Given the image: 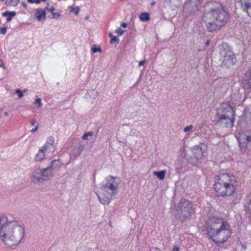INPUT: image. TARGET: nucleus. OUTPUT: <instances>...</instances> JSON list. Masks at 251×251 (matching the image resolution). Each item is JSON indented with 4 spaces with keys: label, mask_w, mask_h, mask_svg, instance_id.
Returning <instances> with one entry per match:
<instances>
[{
    "label": "nucleus",
    "mask_w": 251,
    "mask_h": 251,
    "mask_svg": "<svg viewBox=\"0 0 251 251\" xmlns=\"http://www.w3.org/2000/svg\"><path fill=\"white\" fill-rule=\"evenodd\" d=\"M23 225L16 221H8L4 215L0 216V241L6 248L20 244L24 237Z\"/></svg>",
    "instance_id": "1"
},
{
    "label": "nucleus",
    "mask_w": 251,
    "mask_h": 251,
    "mask_svg": "<svg viewBox=\"0 0 251 251\" xmlns=\"http://www.w3.org/2000/svg\"><path fill=\"white\" fill-rule=\"evenodd\" d=\"M207 233L215 242L223 243L230 236L231 231L229 224L222 218L212 217L207 223Z\"/></svg>",
    "instance_id": "2"
},
{
    "label": "nucleus",
    "mask_w": 251,
    "mask_h": 251,
    "mask_svg": "<svg viewBox=\"0 0 251 251\" xmlns=\"http://www.w3.org/2000/svg\"><path fill=\"white\" fill-rule=\"evenodd\" d=\"M228 17L227 13L223 8H218L206 12L203 16L202 20L208 31L215 32L225 25Z\"/></svg>",
    "instance_id": "3"
},
{
    "label": "nucleus",
    "mask_w": 251,
    "mask_h": 251,
    "mask_svg": "<svg viewBox=\"0 0 251 251\" xmlns=\"http://www.w3.org/2000/svg\"><path fill=\"white\" fill-rule=\"evenodd\" d=\"M237 182L235 176L226 173L219 175L214 184V189L222 197L232 195L236 190Z\"/></svg>",
    "instance_id": "4"
},
{
    "label": "nucleus",
    "mask_w": 251,
    "mask_h": 251,
    "mask_svg": "<svg viewBox=\"0 0 251 251\" xmlns=\"http://www.w3.org/2000/svg\"><path fill=\"white\" fill-rule=\"evenodd\" d=\"M106 182L100 188V192L97 194L100 201L102 204H108L113 196L118 191V185L121 179L117 177L108 176L106 178Z\"/></svg>",
    "instance_id": "5"
},
{
    "label": "nucleus",
    "mask_w": 251,
    "mask_h": 251,
    "mask_svg": "<svg viewBox=\"0 0 251 251\" xmlns=\"http://www.w3.org/2000/svg\"><path fill=\"white\" fill-rule=\"evenodd\" d=\"M176 215L180 219L189 218L194 211L191 202L185 199H181L176 207Z\"/></svg>",
    "instance_id": "6"
},
{
    "label": "nucleus",
    "mask_w": 251,
    "mask_h": 251,
    "mask_svg": "<svg viewBox=\"0 0 251 251\" xmlns=\"http://www.w3.org/2000/svg\"><path fill=\"white\" fill-rule=\"evenodd\" d=\"M220 60L222 65L227 68L232 66L236 62L234 54L230 50L224 49L220 52Z\"/></svg>",
    "instance_id": "7"
},
{
    "label": "nucleus",
    "mask_w": 251,
    "mask_h": 251,
    "mask_svg": "<svg viewBox=\"0 0 251 251\" xmlns=\"http://www.w3.org/2000/svg\"><path fill=\"white\" fill-rule=\"evenodd\" d=\"M188 161L193 164H197L203 158L202 149L199 146L196 145L191 149V154L186 155Z\"/></svg>",
    "instance_id": "8"
},
{
    "label": "nucleus",
    "mask_w": 251,
    "mask_h": 251,
    "mask_svg": "<svg viewBox=\"0 0 251 251\" xmlns=\"http://www.w3.org/2000/svg\"><path fill=\"white\" fill-rule=\"evenodd\" d=\"M234 115L235 112L228 102H223L217 110L218 116H231Z\"/></svg>",
    "instance_id": "9"
},
{
    "label": "nucleus",
    "mask_w": 251,
    "mask_h": 251,
    "mask_svg": "<svg viewBox=\"0 0 251 251\" xmlns=\"http://www.w3.org/2000/svg\"><path fill=\"white\" fill-rule=\"evenodd\" d=\"M219 119L217 123L221 126L226 127H231L234 122V116H218Z\"/></svg>",
    "instance_id": "10"
},
{
    "label": "nucleus",
    "mask_w": 251,
    "mask_h": 251,
    "mask_svg": "<svg viewBox=\"0 0 251 251\" xmlns=\"http://www.w3.org/2000/svg\"><path fill=\"white\" fill-rule=\"evenodd\" d=\"M29 178L31 182L34 184H41L44 181L40 168H38L33 171L30 174Z\"/></svg>",
    "instance_id": "11"
},
{
    "label": "nucleus",
    "mask_w": 251,
    "mask_h": 251,
    "mask_svg": "<svg viewBox=\"0 0 251 251\" xmlns=\"http://www.w3.org/2000/svg\"><path fill=\"white\" fill-rule=\"evenodd\" d=\"M54 162V160L52 161L51 164L46 168H40L44 181L50 180L53 176L52 167Z\"/></svg>",
    "instance_id": "12"
},
{
    "label": "nucleus",
    "mask_w": 251,
    "mask_h": 251,
    "mask_svg": "<svg viewBox=\"0 0 251 251\" xmlns=\"http://www.w3.org/2000/svg\"><path fill=\"white\" fill-rule=\"evenodd\" d=\"M50 152H51V151L47 149L46 150V148L42 146L35 155L34 160L38 162L43 161L45 159L46 155Z\"/></svg>",
    "instance_id": "13"
},
{
    "label": "nucleus",
    "mask_w": 251,
    "mask_h": 251,
    "mask_svg": "<svg viewBox=\"0 0 251 251\" xmlns=\"http://www.w3.org/2000/svg\"><path fill=\"white\" fill-rule=\"evenodd\" d=\"M241 8L251 17V0H239Z\"/></svg>",
    "instance_id": "14"
},
{
    "label": "nucleus",
    "mask_w": 251,
    "mask_h": 251,
    "mask_svg": "<svg viewBox=\"0 0 251 251\" xmlns=\"http://www.w3.org/2000/svg\"><path fill=\"white\" fill-rule=\"evenodd\" d=\"M35 16L38 21H44L46 19V11L42 9H37L35 10Z\"/></svg>",
    "instance_id": "15"
},
{
    "label": "nucleus",
    "mask_w": 251,
    "mask_h": 251,
    "mask_svg": "<svg viewBox=\"0 0 251 251\" xmlns=\"http://www.w3.org/2000/svg\"><path fill=\"white\" fill-rule=\"evenodd\" d=\"M54 139L52 137H50L47 140V142L43 146L46 148L50 151L52 152L54 151V148L53 146Z\"/></svg>",
    "instance_id": "16"
},
{
    "label": "nucleus",
    "mask_w": 251,
    "mask_h": 251,
    "mask_svg": "<svg viewBox=\"0 0 251 251\" xmlns=\"http://www.w3.org/2000/svg\"><path fill=\"white\" fill-rule=\"evenodd\" d=\"M16 13L15 11H6L3 12L2 14V15L3 17H6V21L7 22H10L12 20V17H14L16 15Z\"/></svg>",
    "instance_id": "17"
},
{
    "label": "nucleus",
    "mask_w": 251,
    "mask_h": 251,
    "mask_svg": "<svg viewBox=\"0 0 251 251\" xmlns=\"http://www.w3.org/2000/svg\"><path fill=\"white\" fill-rule=\"evenodd\" d=\"M83 150V147L82 146H80L77 148H75L72 152L71 155L74 156V157H78L80 155Z\"/></svg>",
    "instance_id": "18"
},
{
    "label": "nucleus",
    "mask_w": 251,
    "mask_h": 251,
    "mask_svg": "<svg viewBox=\"0 0 251 251\" xmlns=\"http://www.w3.org/2000/svg\"><path fill=\"white\" fill-rule=\"evenodd\" d=\"M166 171L162 170L161 171H154L153 174L156 176L159 179L163 180L165 178Z\"/></svg>",
    "instance_id": "19"
},
{
    "label": "nucleus",
    "mask_w": 251,
    "mask_h": 251,
    "mask_svg": "<svg viewBox=\"0 0 251 251\" xmlns=\"http://www.w3.org/2000/svg\"><path fill=\"white\" fill-rule=\"evenodd\" d=\"M139 19L141 21L148 22L150 21V14L147 12L142 13L139 16Z\"/></svg>",
    "instance_id": "20"
},
{
    "label": "nucleus",
    "mask_w": 251,
    "mask_h": 251,
    "mask_svg": "<svg viewBox=\"0 0 251 251\" xmlns=\"http://www.w3.org/2000/svg\"><path fill=\"white\" fill-rule=\"evenodd\" d=\"M245 79L249 87L251 88V69L246 73Z\"/></svg>",
    "instance_id": "21"
},
{
    "label": "nucleus",
    "mask_w": 251,
    "mask_h": 251,
    "mask_svg": "<svg viewBox=\"0 0 251 251\" xmlns=\"http://www.w3.org/2000/svg\"><path fill=\"white\" fill-rule=\"evenodd\" d=\"M251 141V136L249 135H244L242 137H240L239 142L243 144H247Z\"/></svg>",
    "instance_id": "22"
},
{
    "label": "nucleus",
    "mask_w": 251,
    "mask_h": 251,
    "mask_svg": "<svg viewBox=\"0 0 251 251\" xmlns=\"http://www.w3.org/2000/svg\"><path fill=\"white\" fill-rule=\"evenodd\" d=\"M19 0H6L5 4L9 6H15L19 2Z\"/></svg>",
    "instance_id": "23"
},
{
    "label": "nucleus",
    "mask_w": 251,
    "mask_h": 251,
    "mask_svg": "<svg viewBox=\"0 0 251 251\" xmlns=\"http://www.w3.org/2000/svg\"><path fill=\"white\" fill-rule=\"evenodd\" d=\"M30 124L31 126H35V127L30 130L31 132L34 133L38 130L39 125L37 124V122L35 120H32Z\"/></svg>",
    "instance_id": "24"
},
{
    "label": "nucleus",
    "mask_w": 251,
    "mask_h": 251,
    "mask_svg": "<svg viewBox=\"0 0 251 251\" xmlns=\"http://www.w3.org/2000/svg\"><path fill=\"white\" fill-rule=\"evenodd\" d=\"M171 0L172 1H171V2L170 3L167 2L166 1V0H165V2L167 4H169V5L172 6H174V7H177V6L180 5V4H181L180 0H179V3L178 4H177V3H176V0Z\"/></svg>",
    "instance_id": "25"
},
{
    "label": "nucleus",
    "mask_w": 251,
    "mask_h": 251,
    "mask_svg": "<svg viewBox=\"0 0 251 251\" xmlns=\"http://www.w3.org/2000/svg\"><path fill=\"white\" fill-rule=\"evenodd\" d=\"M70 8L71 12H74L76 15H78V14L79 13V11H80L79 7L76 6V7H74L73 6H71V7H70Z\"/></svg>",
    "instance_id": "26"
},
{
    "label": "nucleus",
    "mask_w": 251,
    "mask_h": 251,
    "mask_svg": "<svg viewBox=\"0 0 251 251\" xmlns=\"http://www.w3.org/2000/svg\"><path fill=\"white\" fill-rule=\"evenodd\" d=\"M93 131H89L88 132L85 133L82 136V139L83 140H87L88 136H92L93 135Z\"/></svg>",
    "instance_id": "27"
},
{
    "label": "nucleus",
    "mask_w": 251,
    "mask_h": 251,
    "mask_svg": "<svg viewBox=\"0 0 251 251\" xmlns=\"http://www.w3.org/2000/svg\"><path fill=\"white\" fill-rule=\"evenodd\" d=\"M125 32L126 30L121 29L120 27L117 28L115 31V32L117 33L119 36L123 35V33Z\"/></svg>",
    "instance_id": "28"
},
{
    "label": "nucleus",
    "mask_w": 251,
    "mask_h": 251,
    "mask_svg": "<svg viewBox=\"0 0 251 251\" xmlns=\"http://www.w3.org/2000/svg\"><path fill=\"white\" fill-rule=\"evenodd\" d=\"M119 42V39L116 37L114 36L112 37V38L110 39V43L111 44H114L115 42L118 43Z\"/></svg>",
    "instance_id": "29"
},
{
    "label": "nucleus",
    "mask_w": 251,
    "mask_h": 251,
    "mask_svg": "<svg viewBox=\"0 0 251 251\" xmlns=\"http://www.w3.org/2000/svg\"><path fill=\"white\" fill-rule=\"evenodd\" d=\"M92 51L93 52L95 53V52H96L97 51L101 52V48L100 47H97L96 46H94L92 48Z\"/></svg>",
    "instance_id": "30"
},
{
    "label": "nucleus",
    "mask_w": 251,
    "mask_h": 251,
    "mask_svg": "<svg viewBox=\"0 0 251 251\" xmlns=\"http://www.w3.org/2000/svg\"><path fill=\"white\" fill-rule=\"evenodd\" d=\"M15 93L17 94L19 96V98L21 99L23 97V92L20 89H17L15 91Z\"/></svg>",
    "instance_id": "31"
},
{
    "label": "nucleus",
    "mask_w": 251,
    "mask_h": 251,
    "mask_svg": "<svg viewBox=\"0 0 251 251\" xmlns=\"http://www.w3.org/2000/svg\"><path fill=\"white\" fill-rule=\"evenodd\" d=\"M52 18L53 19H58L60 17V14L59 13H56V12H54L52 13Z\"/></svg>",
    "instance_id": "32"
},
{
    "label": "nucleus",
    "mask_w": 251,
    "mask_h": 251,
    "mask_svg": "<svg viewBox=\"0 0 251 251\" xmlns=\"http://www.w3.org/2000/svg\"><path fill=\"white\" fill-rule=\"evenodd\" d=\"M35 103L37 104L39 107H41L42 104L41 103V99L40 98H38L35 101Z\"/></svg>",
    "instance_id": "33"
},
{
    "label": "nucleus",
    "mask_w": 251,
    "mask_h": 251,
    "mask_svg": "<svg viewBox=\"0 0 251 251\" xmlns=\"http://www.w3.org/2000/svg\"><path fill=\"white\" fill-rule=\"evenodd\" d=\"M27 1L30 3H35L36 4H39L41 2V0H27Z\"/></svg>",
    "instance_id": "34"
},
{
    "label": "nucleus",
    "mask_w": 251,
    "mask_h": 251,
    "mask_svg": "<svg viewBox=\"0 0 251 251\" xmlns=\"http://www.w3.org/2000/svg\"><path fill=\"white\" fill-rule=\"evenodd\" d=\"M193 126H192V125H190V126H186V127H185V128H184V131L185 132H188V131H190V130H192V128H193Z\"/></svg>",
    "instance_id": "35"
},
{
    "label": "nucleus",
    "mask_w": 251,
    "mask_h": 251,
    "mask_svg": "<svg viewBox=\"0 0 251 251\" xmlns=\"http://www.w3.org/2000/svg\"><path fill=\"white\" fill-rule=\"evenodd\" d=\"M7 28L6 27H1L0 29V32L1 34L4 35L6 33Z\"/></svg>",
    "instance_id": "36"
},
{
    "label": "nucleus",
    "mask_w": 251,
    "mask_h": 251,
    "mask_svg": "<svg viewBox=\"0 0 251 251\" xmlns=\"http://www.w3.org/2000/svg\"><path fill=\"white\" fill-rule=\"evenodd\" d=\"M247 209L249 213L251 214V199L250 202L248 204L247 206Z\"/></svg>",
    "instance_id": "37"
},
{
    "label": "nucleus",
    "mask_w": 251,
    "mask_h": 251,
    "mask_svg": "<svg viewBox=\"0 0 251 251\" xmlns=\"http://www.w3.org/2000/svg\"><path fill=\"white\" fill-rule=\"evenodd\" d=\"M46 8L47 10H48L49 11H50L51 13H53L55 10V8L52 6L50 8H49L48 7H47Z\"/></svg>",
    "instance_id": "38"
},
{
    "label": "nucleus",
    "mask_w": 251,
    "mask_h": 251,
    "mask_svg": "<svg viewBox=\"0 0 251 251\" xmlns=\"http://www.w3.org/2000/svg\"><path fill=\"white\" fill-rule=\"evenodd\" d=\"M145 62H146L145 60H143L140 61L139 63V66L144 65L145 64Z\"/></svg>",
    "instance_id": "39"
},
{
    "label": "nucleus",
    "mask_w": 251,
    "mask_h": 251,
    "mask_svg": "<svg viewBox=\"0 0 251 251\" xmlns=\"http://www.w3.org/2000/svg\"><path fill=\"white\" fill-rule=\"evenodd\" d=\"M150 251H160V250L157 248H151L150 249Z\"/></svg>",
    "instance_id": "40"
},
{
    "label": "nucleus",
    "mask_w": 251,
    "mask_h": 251,
    "mask_svg": "<svg viewBox=\"0 0 251 251\" xmlns=\"http://www.w3.org/2000/svg\"><path fill=\"white\" fill-rule=\"evenodd\" d=\"M121 26L123 27L126 28L127 27V25L126 23H123L121 24Z\"/></svg>",
    "instance_id": "41"
},
{
    "label": "nucleus",
    "mask_w": 251,
    "mask_h": 251,
    "mask_svg": "<svg viewBox=\"0 0 251 251\" xmlns=\"http://www.w3.org/2000/svg\"><path fill=\"white\" fill-rule=\"evenodd\" d=\"M178 250L179 249L177 247H175L174 248H173L172 251H178Z\"/></svg>",
    "instance_id": "42"
},
{
    "label": "nucleus",
    "mask_w": 251,
    "mask_h": 251,
    "mask_svg": "<svg viewBox=\"0 0 251 251\" xmlns=\"http://www.w3.org/2000/svg\"><path fill=\"white\" fill-rule=\"evenodd\" d=\"M0 67H3V68H4V67H3V63L2 62V60L0 59Z\"/></svg>",
    "instance_id": "43"
},
{
    "label": "nucleus",
    "mask_w": 251,
    "mask_h": 251,
    "mask_svg": "<svg viewBox=\"0 0 251 251\" xmlns=\"http://www.w3.org/2000/svg\"><path fill=\"white\" fill-rule=\"evenodd\" d=\"M89 93L90 94L93 95L94 94L96 93V92H95L94 90H92L90 91Z\"/></svg>",
    "instance_id": "44"
},
{
    "label": "nucleus",
    "mask_w": 251,
    "mask_h": 251,
    "mask_svg": "<svg viewBox=\"0 0 251 251\" xmlns=\"http://www.w3.org/2000/svg\"><path fill=\"white\" fill-rule=\"evenodd\" d=\"M166 1L169 3H170L171 2V0H166ZM176 3L177 4H178L179 3V0H176Z\"/></svg>",
    "instance_id": "45"
},
{
    "label": "nucleus",
    "mask_w": 251,
    "mask_h": 251,
    "mask_svg": "<svg viewBox=\"0 0 251 251\" xmlns=\"http://www.w3.org/2000/svg\"><path fill=\"white\" fill-rule=\"evenodd\" d=\"M108 35L109 36V37H110V38L111 39L112 38V37H113L114 35H113L112 33L111 32H109L108 33Z\"/></svg>",
    "instance_id": "46"
},
{
    "label": "nucleus",
    "mask_w": 251,
    "mask_h": 251,
    "mask_svg": "<svg viewBox=\"0 0 251 251\" xmlns=\"http://www.w3.org/2000/svg\"><path fill=\"white\" fill-rule=\"evenodd\" d=\"M22 5L24 7H26V4H25V2H22L21 3Z\"/></svg>",
    "instance_id": "47"
},
{
    "label": "nucleus",
    "mask_w": 251,
    "mask_h": 251,
    "mask_svg": "<svg viewBox=\"0 0 251 251\" xmlns=\"http://www.w3.org/2000/svg\"><path fill=\"white\" fill-rule=\"evenodd\" d=\"M209 43H210V41L209 40H207L206 42V43H205L206 46H208L209 45Z\"/></svg>",
    "instance_id": "48"
},
{
    "label": "nucleus",
    "mask_w": 251,
    "mask_h": 251,
    "mask_svg": "<svg viewBox=\"0 0 251 251\" xmlns=\"http://www.w3.org/2000/svg\"><path fill=\"white\" fill-rule=\"evenodd\" d=\"M4 114L5 116H7L8 115V113L7 112H5Z\"/></svg>",
    "instance_id": "49"
},
{
    "label": "nucleus",
    "mask_w": 251,
    "mask_h": 251,
    "mask_svg": "<svg viewBox=\"0 0 251 251\" xmlns=\"http://www.w3.org/2000/svg\"><path fill=\"white\" fill-rule=\"evenodd\" d=\"M26 91H27V90H26V89H24V90L22 91V92H23V93H25V92H26Z\"/></svg>",
    "instance_id": "50"
},
{
    "label": "nucleus",
    "mask_w": 251,
    "mask_h": 251,
    "mask_svg": "<svg viewBox=\"0 0 251 251\" xmlns=\"http://www.w3.org/2000/svg\"><path fill=\"white\" fill-rule=\"evenodd\" d=\"M88 18H89V17L88 16H86V18H85V19L87 20V19H88Z\"/></svg>",
    "instance_id": "51"
},
{
    "label": "nucleus",
    "mask_w": 251,
    "mask_h": 251,
    "mask_svg": "<svg viewBox=\"0 0 251 251\" xmlns=\"http://www.w3.org/2000/svg\"><path fill=\"white\" fill-rule=\"evenodd\" d=\"M47 0H41V1H47Z\"/></svg>",
    "instance_id": "52"
},
{
    "label": "nucleus",
    "mask_w": 251,
    "mask_h": 251,
    "mask_svg": "<svg viewBox=\"0 0 251 251\" xmlns=\"http://www.w3.org/2000/svg\"><path fill=\"white\" fill-rule=\"evenodd\" d=\"M154 2H152L151 3V5H153V4H154Z\"/></svg>",
    "instance_id": "53"
},
{
    "label": "nucleus",
    "mask_w": 251,
    "mask_h": 251,
    "mask_svg": "<svg viewBox=\"0 0 251 251\" xmlns=\"http://www.w3.org/2000/svg\"><path fill=\"white\" fill-rule=\"evenodd\" d=\"M0 0V1H4V0Z\"/></svg>",
    "instance_id": "54"
}]
</instances>
